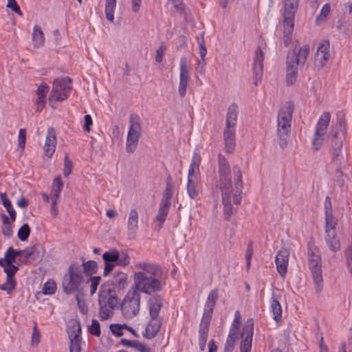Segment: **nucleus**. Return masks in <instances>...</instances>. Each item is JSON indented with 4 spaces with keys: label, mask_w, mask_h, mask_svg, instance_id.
<instances>
[{
    "label": "nucleus",
    "mask_w": 352,
    "mask_h": 352,
    "mask_svg": "<svg viewBox=\"0 0 352 352\" xmlns=\"http://www.w3.org/2000/svg\"><path fill=\"white\" fill-rule=\"evenodd\" d=\"M32 37L34 47L38 48L43 46L45 43V36L39 25H36L34 26Z\"/></svg>",
    "instance_id": "nucleus-32"
},
{
    "label": "nucleus",
    "mask_w": 352,
    "mask_h": 352,
    "mask_svg": "<svg viewBox=\"0 0 352 352\" xmlns=\"http://www.w3.org/2000/svg\"><path fill=\"white\" fill-rule=\"evenodd\" d=\"M280 296L275 293L272 294L270 299V310L273 314V318L276 322H279L282 319V307L280 303Z\"/></svg>",
    "instance_id": "nucleus-28"
},
{
    "label": "nucleus",
    "mask_w": 352,
    "mask_h": 352,
    "mask_svg": "<svg viewBox=\"0 0 352 352\" xmlns=\"http://www.w3.org/2000/svg\"><path fill=\"white\" fill-rule=\"evenodd\" d=\"M289 256V252L286 249L279 250L276 256V269L282 277H284L287 272Z\"/></svg>",
    "instance_id": "nucleus-22"
},
{
    "label": "nucleus",
    "mask_w": 352,
    "mask_h": 352,
    "mask_svg": "<svg viewBox=\"0 0 352 352\" xmlns=\"http://www.w3.org/2000/svg\"><path fill=\"white\" fill-rule=\"evenodd\" d=\"M173 186L172 184V180L170 177H167L166 179V189L163 194L162 199L161 202L171 204V198L173 196Z\"/></svg>",
    "instance_id": "nucleus-39"
},
{
    "label": "nucleus",
    "mask_w": 352,
    "mask_h": 352,
    "mask_svg": "<svg viewBox=\"0 0 352 352\" xmlns=\"http://www.w3.org/2000/svg\"><path fill=\"white\" fill-rule=\"evenodd\" d=\"M72 89V80L69 77L56 78L53 82L50 98L61 102L66 100L70 95Z\"/></svg>",
    "instance_id": "nucleus-12"
},
{
    "label": "nucleus",
    "mask_w": 352,
    "mask_h": 352,
    "mask_svg": "<svg viewBox=\"0 0 352 352\" xmlns=\"http://www.w3.org/2000/svg\"><path fill=\"white\" fill-rule=\"evenodd\" d=\"M324 210H325V216H328L329 214L332 216V205L331 201L329 197H327L324 200Z\"/></svg>",
    "instance_id": "nucleus-59"
},
{
    "label": "nucleus",
    "mask_w": 352,
    "mask_h": 352,
    "mask_svg": "<svg viewBox=\"0 0 352 352\" xmlns=\"http://www.w3.org/2000/svg\"><path fill=\"white\" fill-rule=\"evenodd\" d=\"M310 47L308 45L301 47L298 53H289L287 58L286 81L287 85H293L297 79L298 68L303 66L309 54Z\"/></svg>",
    "instance_id": "nucleus-4"
},
{
    "label": "nucleus",
    "mask_w": 352,
    "mask_h": 352,
    "mask_svg": "<svg viewBox=\"0 0 352 352\" xmlns=\"http://www.w3.org/2000/svg\"><path fill=\"white\" fill-rule=\"evenodd\" d=\"M325 242L332 252H337L340 249V241L336 232L325 234Z\"/></svg>",
    "instance_id": "nucleus-31"
},
{
    "label": "nucleus",
    "mask_w": 352,
    "mask_h": 352,
    "mask_svg": "<svg viewBox=\"0 0 352 352\" xmlns=\"http://www.w3.org/2000/svg\"><path fill=\"white\" fill-rule=\"evenodd\" d=\"M129 129L126 137V151L133 153L138 144L142 133L141 120L138 115L131 113L129 118Z\"/></svg>",
    "instance_id": "nucleus-10"
},
{
    "label": "nucleus",
    "mask_w": 352,
    "mask_h": 352,
    "mask_svg": "<svg viewBox=\"0 0 352 352\" xmlns=\"http://www.w3.org/2000/svg\"><path fill=\"white\" fill-rule=\"evenodd\" d=\"M236 340H232L230 338H227L224 346V352H232L234 346H235Z\"/></svg>",
    "instance_id": "nucleus-60"
},
{
    "label": "nucleus",
    "mask_w": 352,
    "mask_h": 352,
    "mask_svg": "<svg viewBox=\"0 0 352 352\" xmlns=\"http://www.w3.org/2000/svg\"><path fill=\"white\" fill-rule=\"evenodd\" d=\"M336 221H334L333 215L325 216V234L333 233L336 231Z\"/></svg>",
    "instance_id": "nucleus-44"
},
{
    "label": "nucleus",
    "mask_w": 352,
    "mask_h": 352,
    "mask_svg": "<svg viewBox=\"0 0 352 352\" xmlns=\"http://www.w3.org/2000/svg\"><path fill=\"white\" fill-rule=\"evenodd\" d=\"M331 12V6L329 3L324 4L319 14V15L316 17V23L319 25L326 21L327 17L330 14Z\"/></svg>",
    "instance_id": "nucleus-41"
},
{
    "label": "nucleus",
    "mask_w": 352,
    "mask_h": 352,
    "mask_svg": "<svg viewBox=\"0 0 352 352\" xmlns=\"http://www.w3.org/2000/svg\"><path fill=\"white\" fill-rule=\"evenodd\" d=\"M263 60L264 54L261 49H258L256 52L252 68L255 85L261 82L263 77Z\"/></svg>",
    "instance_id": "nucleus-20"
},
{
    "label": "nucleus",
    "mask_w": 352,
    "mask_h": 352,
    "mask_svg": "<svg viewBox=\"0 0 352 352\" xmlns=\"http://www.w3.org/2000/svg\"><path fill=\"white\" fill-rule=\"evenodd\" d=\"M218 297L219 290L217 289L211 290L204 305V314L199 330V344L201 350H204L207 342L210 322Z\"/></svg>",
    "instance_id": "nucleus-3"
},
{
    "label": "nucleus",
    "mask_w": 352,
    "mask_h": 352,
    "mask_svg": "<svg viewBox=\"0 0 352 352\" xmlns=\"http://www.w3.org/2000/svg\"><path fill=\"white\" fill-rule=\"evenodd\" d=\"M166 50V47L164 44H161L157 48L155 56V60L157 63L162 62Z\"/></svg>",
    "instance_id": "nucleus-55"
},
{
    "label": "nucleus",
    "mask_w": 352,
    "mask_h": 352,
    "mask_svg": "<svg viewBox=\"0 0 352 352\" xmlns=\"http://www.w3.org/2000/svg\"><path fill=\"white\" fill-rule=\"evenodd\" d=\"M30 228L28 224H23L19 230L17 235L21 241H25L30 236Z\"/></svg>",
    "instance_id": "nucleus-49"
},
{
    "label": "nucleus",
    "mask_w": 352,
    "mask_h": 352,
    "mask_svg": "<svg viewBox=\"0 0 352 352\" xmlns=\"http://www.w3.org/2000/svg\"><path fill=\"white\" fill-rule=\"evenodd\" d=\"M135 267L144 272L148 276H162V270L161 266L155 263L139 262L135 264Z\"/></svg>",
    "instance_id": "nucleus-23"
},
{
    "label": "nucleus",
    "mask_w": 352,
    "mask_h": 352,
    "mask_svg": "<svg viewBox=\"0 0 352 352\" xmlns=\"http://www.w3.org/2000/svg\"><path fill=\"white\" fill-rule=\"evenodd\" d=\"M6 6L7 8L14 11L17 14L20 16L23 14L19 6L17 5L16 1L15 0H8V3Z\"/></svg>",
    "instance_id": "nucleus-58"
},
{
    "label": "nucleus",
    "mask_w": 352,
    "mask_h": 352,
    "mask_svg": "<svg viewBox=\"0 0 352 352\" xmlns=\"http://www.w3.org/2000/svg\"><path fill=\"white\" fill-rule=\"evenodd\" d=\"M119 259L117 260V265L120 266H126L130 263V257L126 253L120 254L118 252Z\"/></svg>",
    "instance_id": "nucleus-54"
},
{
    "label": "nucleus",
    "mask_w": 352,
    "mask_h": 352,
    "mask_svg": "<svg viewBox=\"0 0 352 352\" xmlns=\"http://www.w3.org/2000/svg\"><path fill=\"white\" fill-rule=\"evenodd\" d=\"M116 0H105V16L108 21L113 22Z\"/></svg>",
    "instance_id": "nucleus-38"
},
{
    "label": "nucleus",
    "mask_w": 352,
    "mask_h": 352,
    "mask_svg": "<svg viewBox=\"0 0 352 352\" xmlns=\"http://www.w3.org/2000/svg\"><path fill=\"white\" fill-rule=\"evenodd\" d=\"M89 332L96 336H100V325L99 322L97 320H92L91 324L88 328Z\"/></svg>",
    "instance_id": "nucleus-52"
},
{
    "label": "nucleus",
    "mask_w": 352,
    "mask_h": 352,
    "mask_svg": "<svg viewBox=\"0 0 352 352\" xmlns=\"http://www.w3.org/2000/svg\"><path fill=\"white\" fill-rule=\"evenodd\" d=\"M140 294L133 287L124 296L121 304V310L126 318H132L140 311Z\"/></svg>",
    "instance_id": "nucleus-11"
},
{
    "label": "nucleus",
    "mask_w": 352,
    "mask_h": 352,
    "mask_svg": "<svg viewBox=\"0 0 352 352\" xmlns=\"http://www.w3.org/2000/svg\"><path fill=\"white\" fill-rule=\"evenodd\" d=\"M2 267H3L4 272L6 273L7 278H14V276L19 270L18 267L15 266L13 263H5V265Z\"/></svg>",
    "instance_id": "nucleus-50"
},
{
    "label": "nucleus",
    "mask_w": 352,
    "mask_h": 352,
    "mask_svg": "<svg viewBox=\"0 0 352 352\" xmlns=\"http://www.w3.org/2000/svg\"><path fill=\"white\" fill-rule=\"evenodd\" d=\"M100 305V317L101 320H107L113 314V309L106 305L104 300H98Z\"/></svg>",
    "instance_id": "nucleus-42"
},
{
    "label": "nucleus",
    "mask_w": 352,
    "mask_h": 352,
    "mask_svg": "<svg viewBox=\"0 0 352 352\" xmlns=\"http://www.w3.org/2000/svg\"><path fill=\"white\" fill-rule=\"evenodd\" d=\"M199 186L197 180L193 177H188L187 192L191 199H195L199 194Z\"/></svg>",
    "instance_id": "nucleus-36"
},
{
    "label": "nucleus",
    "mask_w": 352,
    "mask_h": 352,
    "mask_svg": "<svg viewBox=\"0 0 352 352\" xmlns=\"http://www.w3.org/2000/svg\"><path fill=\"white\" fill-rule=\"evenodd\" d=\"M232 173L234 175V188L230 163L222 154L219 153L218 155L217 182L221 192L225 219L227 221L230 220L234 211L231 203L232 197L236 205L240 204L242 199L243 180L241 168L237 166H234L232 168Z\"/></svg>",
    "instance_id": "nucleus-1"
},
{
    "label": "nucleus",
    "mask_w": 352,
    "mask_h": 352,
    "mask_svg": "<svg viewBox=\"0 0 352 352\" xmlns=\"http://www.w3.org/2000/svg\"><path fill=\"white\" fill-rule=\"evenodd\" d=\"M162 276H148L144 272H135L133 279L135 289L146 294L160 292L163 289L165 283L160 278Z\"/></svg>",
    "instance_id": "nucleus-5"
},
{
    "label": "nucleus",
    "mask_w": 352,
    "mask_h": 352,
    "mask_svg": "<svg viewBox=\"0 0 352 352\" xmlns=\"http://www.w3.org/2000/svg\"><path fill=\"white\" fill-rule=\"evenodd\" d=\"M308 265L311 271L316 292L319 293L323 288V278L322 275V259L320 251L316 247H309Z\"/></svg>",
    "instance_id": "nucleus-9"
},
{
    "label": "nucleus",
    "mask_w": 352,
    "mask_h": 352,
    "mask_svg": "<svg viewBox=\"0 0 352 352\" xmlns=\"http://www.w3.org/2000/svg\"><path fill=\"white\" fill-rule=\"evenodd\" d=\"M162 318H151L146 327L143 336L147 339L155 338L162 327Z\"/></svg>",
    "instance_id": "nucleus-27"
},
{
    "label": "nucleus",
    "mask_w": 352,
    "mask_h": 352,
    "mask_svg": "<svg viewBox=\"0 0 352 352\" xmlns=\"http://www.w3.org/2000/svg\"><path fill=\"white\" fill-rule=\"evenodd\" d=\"M56 135L54 128H49L47 132L45 143L44 145L45 154L48 157H52L56 147Z\"/></svg>",
    "instance_id": "nucleus-24"
},
{
    "label": "nucleus",
    "mask_w": 352,
    "mask_h": 352,
    "mask_svg": "<svg viewBox=\"0 0 352 352\" xmlns=\"http://www.w3.org/2000/svg\"><path fill=\"white\" fill-rule=\"evenodd\" d=\"M82 266L83 267L84 272L89 276L96 274L98 269V263L91 260L83 262Z\"/></svg>",
    "instance_id": "nucleus-40"
},
{
    "label": "nucleus",
    "mask_w": 352,
    "mask_h": 352,
    "mask_svg": "<svg viewBox=\"0 0 352 352\" xmlns=\"http://www.w3.org/2000/svg\"><path fill=\"white\" fill-rule=\"evenodd\" d=\"M73 167L72 162L69 159L67 155H65L64 159V168L63 175L65 177L69 176L71 173Z\"/></svg>",
    "instance_id": "nucleus-53"
},
{
    "label": "nucleus",
    "mask_w": 352,
    "mask_h": 352,
    "mask_svg": "<svg viewBox=\"0 0 352 352\" xmlns=\"http://www.w3.org/2000/svg\"><path fill=\"white\" fill-rule=\"evenodd\" d=\"M84 119L85 124L83 126V129L87 132H89L91 130L90 126L93 124L91 116L88 114L85 115Z\"/></svg>",
    "instance_id": "nucleus-62"
},
{
    "label": "nucleus",
    "mask_w": 352,
    "mask_h": 352,
    "mask_svg": "<svg viewBox=\"0 0 352 352\" xmlns=\"http://www.w3.org/2000/svg\"><path fill=\"white\" fill-rule=\"evenodd\" d=\"M300 0H285L283 11V42L288 47L292 39L295 14Z\"/></svg>",
    "instance_id": "nucleus-8"
},
{
    "label": "nucleus",
    "mask_w": 352,
    "mask_h": 352,
    "mask_svg": "<svg viewBox=\"0 0 352 352\" xmlns=\"http://www.w3.org/2000/svg\"><path fill=\"white\" fill-rule=\"evenodd\" d=\"M238 111L235 104H230L227 111L226 128L223 131L225 148L228 153H232L235 148V133Z\"/></svg>",
    "instance_id": "nucleus-6"
},
{
    "label": "nucleus",
    "mask_w": 352,
    "mask_h": 352,
    "mask_svg": "<svg viewBox=\"0 0 352 352\" xmlns=\"http://www.w3.org/2000/svg\"><path fill=\"white\" fill-rule=\"evenodd\" d=\"M25 129H20L19 131L18 144L19 146L22 149H23L25 146Z\"/></svg>",
    "instance_id": "nucleus-57"
},
{
    "label": "nucleus",
    "mask_w": 352,
    "mask_h": 352,
    "mask_svg": "<svg viewBox=\"0 0 352 352\" xmlns=\"http://www.w3.org/2000/svg\"><path fill=\"white\" fill-rule=\"evenodd\" d=\"M336 131H332L333 139L331 143V153L332 155V161L335 163H340L342 158V150L343 142L344 140V134L346 131L343 130L344 126L342 123L336 126Z\"/></svg>",
    "instance_id": "nucleus-14"
},
{
    "label": "nucleus",
    "mask_w": 352,
    "mask_h": 352,
    "mask_svg": "<svg viewBox=\"0 0 352 352\" xmlns=\"http://www.w3.org/2000/svg\"><path fill=\"white\" fill-rule=\"evenodd\" d=\"M163 298L159 295L151 296L148 300L149 315L151 318H161L160 311L162 307Z\"/></svg>",
    "instance_id": "nucleus-25"
},
{
    "label": "nucleus",
    "mask_w": 352,
    "mask_h": 352,
    "mask_svg": "<svg viewBox=\"0 0 352 352\" xmlns=\"http://www.w3.org/2000/svg\"><path fill=\"white\" fill-rule=\"evenodd\" d=\"M63 188V183L60 177H56L53 181L52 190L50 192L51 199H58Z\"/></svg>",
    "instance_id": "nucleus-37"
},
{
    "label": "nucleus",
    "mask_w": 352,
    "mask_h": 352,
    "mask_svg": "<svg viewBox=\"0 0 352 352\" xmlns=\"http://www.w3.org/2000/svg\"><path fill=\"white\" fill-rule=\"evenodd\" d=\"M136 345L135 346V349H136L140 352H151V349L146 344L141 343L138 341V342L135 343Z\"/></svg>",
    "instance_id": "nucleus-63"
},
{
    "label": "nucleus",
    "mask_w": 352,
    "mask_h": 352,
    "mask_svg": "<svg viewBox=\"0 0 352 352\" xmlns=\"http://www.w3.org/2000/svg\"><path fill=\"white\" fill-rule=\"evenodd\" d=\"M102 259L104 263L103 276H108L115 267V263L119 259L118 251L116 249H111L102 254Z\"/></svg>",
    "instance_id": "nucleus-19"
},
{
    "label": "nucleus",
    "mask_w": 352,
    "mask_h": 352,
    "mask_svg": "<svg viewBox=\"0 0 352 352\" xmlns=\"http://www.w3.org/2000/svg\"><path fill=\"white\" fill-rule=\"evenodd\" d=\"M24 252L25 263L41 259L45 253L44 249L41 245L28 247L24 250Z\"/></svg>",
    "instance_id": "nucleus-26"
},
{
    "label": "nucleus",
    "mask_w": 352,
    "mask_h": 352,
    "mask_svg": "<svg viewBox=\"0 0 352 352\" xmlns=\"http://www.w3.org/2000/svg\"><path fill=\"white\" fill-rule=\"evenodd\" d=\"M13 252L14 248L12 247H9L5 253L4 258H0L1 266H4L5 263L10 264L15 263L16 258Z\"/></svg>",
    "instance_id": "nucleus-43"
},
{
    "label": "nucleus",
    "mask_w": 352,
    "mask_h": 352,
    "mask_svg": "<svg viewBox=\"0 0 352 352\" xmlns=\"http://www.w3.org/2000/svg\"><path fill=\"white\" fill-rule=\"evenodd\" d=\"M125 328H127L126 324H113L110 325V330L111 333L117 337H120L123 335L122 331Z\"/></svg>",
    "instance_id": "nucleus-51"
},
{
    "label": "nucleus",
    "mask_w": 352,
    "mask_h": 352,
    "mask_svg": "<svg viewBox=\"0 0 352 352\" xmlns=\"http://www.w3.org/2000/svg\"><path fill=\"white\" fill-rule=\"evenodd\" d=\"M52 204H51V213L54 217H56L58 214V204L59 203L58 199H51Z\"/></svg>",
    "instance_id": "nucleus-61"
},
{
    "label": "nucleus",
    "mask_w": 352,
    "mask_h": 352,
    "mask_svg": "<svg viewBox=\"0 0 352 352\" xmlns=\"http://www.w3.org/2000/svg\"><path fill=\"white\" fill-rule=\"evenodd\" d=\"M128 276L122 272H116L113 276V283L118 288L123 289L127 285Z\"/></svg>",
    "instance_id": "nucleus-35"
},
{
    "label": "nucleus",
    "mask_w": 352,
    "mask_h": 352,
    "mask_svg": "<svg viewBox=\"0 0 352 352\" xmlns=\"http://www.w3.org/2000/svg\"><path fill=\"white\" fill-rule=\"evenodd\" d=\"M170 204L160 203V206L157 212V214L155 217L156 221L158 223L159 229L162 228L166 217L170 210Z\"/></svg>",
    "instance_id": "nucleus-33"
},
{
    "label": "nucleus",
    "mask_w": 352,
    "mask_h": 352,
    "mask_svg": "<svg viewBox=\"0 0 352 352\" xmlns=\"http://www.w3.org/2000/svg\"><path fill=\"white\" fill-rule=\"evenodd\" d=\"M84 281L81 265L72 263L63 276L62 285L64 292L71 294L79 291Z\"/></svg>",
    "instance_id": "nucleus-7"
},
{
    "label": "nucleus",
    "mask_w": 352,
    "mask_h": 352,
    "mask_svg": "<svg viewBox=\"0 0 352 352\" xmlns=\"http://www.w3.org/2000/svg\"><path fill=\"white\" fill-rule=\"evenodd\" d=\"M98 300H104L106 305L113 309L118 303V298L116 294L110 289L108 291L101 290L99 294Z\"/></svg>",
    "instance_id": "nucleus-30"
},
{
    "label": "nucleus",
    "mask_w": 352,
    "mask_h": 352,
    "mask_svg": "<svg viewBox=\"0 0 352 352\" xmlns=\"http://www.w3.org/2000/svg\"><path fill=\"white\" fill-rule=\"evenodd\" d=\"M0 199L1 201V204L6 209L7 212L10 216L12 221H14L16 219V212L12 205V203L10 200L8 199L7 195L6 192H1L0 193Z\"/></svg>",
    "instance_id": "nucleus-34"
},
{
    "label": "nucleus",
    "mask_w": 352,
    "mask_h": 352,
    "mask_svg": "<svg viewBox=\"0 0 352 352\" xmlns=\"http://www.w3.org/2000/svg\"><path fill=\"white\" fill-rule=\"evenodd\" d=\"M70 340L69 352H80L81 340V326L79 322H75L67 331Z\"/></svg>",
    "instance_id": "nucleus-17"
},
{
    "label": "nucleus",
    "mask_w": 352,
    "mask_h": 352,
    "mask_svg": "<svg viewBox=\"0 0 352 352\" xmlns=\"http://www.w3.org/2000/svg\"><path fill=\"white\" fill-rule=\"evenodd\" d=\"M16 287V281L14 278H6V283L0 285V289L6 291L10 294Z\"/></svg>",
    "instance_id": "nucleus-47"
},
{
    "label": "nucleus",
    "mask_w": 352,
    "mask_h": 352,
    "mask_svg": "<svg viewBox=\"0 0 352 352\" xmlns=\"http://www.w3.org/2000/svg\"><path fill=\"white\" fill-rule=\"evenodd\" d=\"M329 47V43L327 41H323L318 47L315 54V64L318 67H322L329 60L331 57Z\"/></svg>",
    "instance_id": "nucleus-18"
},
{
    "label": "nucleus",
    "mask_w": 352,
    "mask_h": 352,
    "mask_svg": "<svg viewBox=\"0 0 352 352\" xmlns=\"http://www.w3.org/2000/svg\"><path fill=\"white\" fill-rule=\"evenodd\" d=\"M189 81L190 65L186 56H183L179 60V83L178 87V93L182 98L186 96Z\"/></svg>",
    "instance_id": "nucleus-15"
},
{
    "label": "nucleus",
    "mask_w": 352,
    "mask_h": 352,
    "mask_svg": "<svg viewBox=\"0 0 352 352\" xmlns=\"http://www.w3.org/2000/svg\"><path fill=\"white\" fill-rule=\"evenodd\" d=\"M206 60H200L197 61L196 71L201 75H204L205 74V66H206Z\"/></svg>",
    "instance_id": "nucleus-64"
},
{
    "label": "nucleus",
    "mask_w": 352,
    "mask_h": 352,
    "mask_svg": "<svg viewBox=\"0 0 352 352\" xmlns=\"http://www.w3.org/2000/svg\"><path fill=\"white\" fill-rule=\"evenodd\" d=\"M330 118V113L329 112H324L320 116L316 124L314 138L311 142L312 148L315 151H319L323 144Z\"/></svg>",
    "instance_id": "nucleus-13"
},
{
    "label": "nucleus",
    "mask_w": 352,
    "mask_h": 352,
    "mask_svg": "<svg viewBox=\"0 0 352 352\" xmlns=\"http://www.w3.org/2000/svg\"><path fill=\"white\" fill-rule=\"evenodd\" d=\"M254 331L253 319H248L243 327L241 333V342L240 344V352H251L252 337Z\"/></svg>",
    "instance_id": "nucleus-16"
},
{
    "label": "nucleus",
    "mask_w": 352,
    "mask_h": 352,
    "mask_svg": "<svg viewBox=\"0 0 352 352\" xmlns=\"http://www.w3.org/2000/svg\"><path fill=\"white\" fill-rule=\"evenodd\" d=\"M101 281L100 276H95L90 277L87 283L90 284V294L93 296L97 291L98 287Z\"/></svg>",
    "instance_id": "nucleus-48"
},
{
    "label": "nucleus",
    "mask_w": 352,
    "mask_h": 352,
    "mask_svg": "<svg viewBox=\"0 0 352 352\" xmlns=\"http://www.w3.org/2000/svg\"><path fill=\"white\" fill-rule=\"evenodd\" d=\"M199 43V54L201 56V60H205V56L207 54V49L206 47V45L204 44V34H201V40L198 41Z\"/></svg>",
    "instance_id": "nucleus-56"
},
{
    "label": "nucleus",
    "mask_w": 352,
    "mask_h": 352,
    "mask_svg": "<svg viewBox=\"0 0 352 352\" xmlns=\"http://www.w3.org/2000/svg\"><path fill=\"white\" fill-rule=\"evenodd\" d=\"M294 104L287 102L280 110L277 117V135L279 146L284 148L287 145L291 132V123Z\"/></svg>",
    "instance_id": "nucleus-2"
},
{
    "label": "nucleus",
    "mask_w": 352,
    "mask_h": 352,
    "mask_svg": "<svg viewBox=\"0 0 352 352\" xmlns=\"http://www.w3.org/2000/svg\"><path fill=\"white\" fill-rule=\"evenodd\" d=\"M49 91V87L45 82H42L36 89L37 98L35 103L37 106L36 111L40 112L44 107L46 103V96Z\"/></svg>",
    "instance_id": "nucleus-29"
},
{
    "label": "nucleus",
    "mask_w": 352,
    "mask_h": 352,
    "mask_svg": "<svg viewBox=\"0 0 352 352\" xmlns=\"http://www.w3.org/2000/svg\"><path fill=\"white\" fill-rule=\"evenodd\" d=\"M201 156L195 153L194 155L192 157L191 163L188 169V175H190V177H193L195 168H198L200 163H201Z\"/></svg>",
    "instance_id": "nucleus-46"
},
{
    "label": "nucleus",
    "mask_w": 352,
    "mask_h": 352,
    "mask_svg": "<svg viewBox=\"0 0 352 352\" xmlns=\"http://www.w3.org/2000/svg\"><path fill=\"white\" fill-rule=\"evenodd\" d=\"M139 214L136 209L130 210L127 219V236L129 239L136 238L138 231Z\"/></svg>",
    "instance_id": "nucleus-21"
},
{
    "label": "nucleus",
    "mask_w": 352,
    "mask_h": 352,
    "mask_svg": "<svg viewBox=\"0 0 352 352\" xmlns=\"http://www.w3.org/2000/svg\"><path fill=\"white\" fill-rule=\"evenodd\" d=\"M56 291V284L52 279H49L43 285L42 292L45 295H52Z\"/></svg>",
    "instance_id": "nucleus-45"
}]
</instances>
